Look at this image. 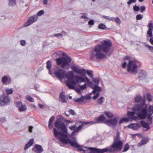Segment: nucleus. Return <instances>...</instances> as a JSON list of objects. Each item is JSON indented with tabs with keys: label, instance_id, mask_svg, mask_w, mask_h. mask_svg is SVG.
<instances>
[{
	"label": "nucleus",
	"instance_id": "4be33fe9",
	"mask_svg": "<svg viewBox=\"0 0 153 153\" xmlns=\"http://www.w3.org/2000/svg\"><path fill=\"white\" fill-rule=\"evenodd\" d=\"M146 76V73L145 71L143 70L141 71L139 74V76L138 78L140 80H143Z\"/></svg>",
	"mask_w": 153,
	"mask_h": 153
},
{
	"label": "nucleus",
	"instance_id": "774afa93",
	"mask_svg": "<svg viewBox=\"0 0 153 153\" xmlns=\"http://www.w3.org/2000/svg\"><path fill=\"white\" fill-rule=\"evenodd\" d=\"M97 97H98L97 96L95 95L93 97V99L94 100H95L97 99Z\"/></svg>",
	"mask_w": 153,
	"mask_h": 153
},
{
	"label": "nucleus",
	"instance_id": "f3484780",
	"mask_svg": "<svg viewBox=\"0 0 153 153\" xmlns=\"http://www.w3.org/2000/svg\"><path fill=\"white\" fill-rule=\"evenodd\" d=\"M83 76L79 75H76L75 76L74 81H72V85H74L76 84L77 83H80L82 82H85L86 80H85V77L84 78Z\"/></svg>",
	"mask_w": 153,
	"mask_h": 153
},
{
	"label": "nucleus",
	"instance_id": "20e7f679",
	"mask_svg": "<svg viewBox=\"0 0 153 153\" xmlns=\"http://www.w3.org/2000/svg\"><path fill=\"white\" fill-rule=\"evenodd\" d=\"M145 118L142 120L146 119V118L147 120V123H146L144 121L142 120L140 122V123L142 126L146 128V130H149L150 128L149 125H152V117L153 114V106L151 105H149L148 111H146Z\"/></svg>",
	"mask_w": 153,
	"mask_h": 153
},
{
	"label": "nucleus",
	"instance_id": "c03bdc74",
	"mask_svg": "<svg viewBox=\"0 0 153 153\" xmlns=\"http://www.w3.org/2000/svg\"><path fill=\"white\" fill-rule=\"evenodd\" d=\"M54 36L55 37L59 38H61L63 37V35L61 33H59L54 34Z\"/></svg>",
	"mask_w": 153,
	"mask_h": 153
},
{
	"label": "nucleus",
	"instance_id": "f704fd0d",
	"mask_svg": "<svg viewBox=\"0 0 153 153\" xmlns=\"http://www.w3.org/2000/svg\"><path fill=\"white\" fill-rule=\"evenodd\" d=\"M129 148V146L128 143H126L124 146V149L122 151L123 152H125L128 150Z\"/></svg>",
	"mask_w": 153,
	"mask_h": 153
},
{
	"label": "nucleus",
	"instance_id": "09e8293b",
	"mask_svg": "<svg viewBox=\"0 0 153 153\" xmlns=\"http://www.w3.org/2000/svg\"><path fill=\"white\" fill-rule=\"evenodd\" d=\"M76 127L75 125H73L71 126H69V128L71 130L75 131L76 130Z\"/></svg>",
	"mask_w": 153,
	"mask_h": 153
},
{
	"label": "nucleus",
	"instance_id": "6ab92c4d",
	"mask_svg": "<svg viewBox=\"0 0 153 153\" xmlns=\"http://www.w3.org/2000/svg\"><path fill=\"white\" fill-rule=\"evenodd\" d=\"M1 82L3 85H7L11 83V79L10 77H8L7 76L5 75L2 78Z\"/></svg>",
	"mask_w": 153,
	"mask_h": 153
},
{
	"label": "nucleus",
	"instance_id": "13d9d810",
	"mask_svg": "<svg viewBox=\"0 0 153 153\" xmlns=\"http://www.w3.org/2000/svg\"><path fill=\"white\" fill-rule=\"evenodd\" d=\"M93 82L94 83H97V84H98L99 82V80L97 79L96 78H93Z\"/></svg>",
	"mask_w": 153,
	"mask_h": 153
},
{
	"label": "nucleus",
	"instance_id": "49530a36",
	"mask_svg": "<svg viewBox=\"0 0 153 153\" xmlns=\"http://www.w3.org/2000/svg\"><path fill=\"white\" fill-rule=\"evenodd\" d=\"M133 10L134 11L137 12L139 10L140 7L138 6L135 5L133 6Z\"/></svg>",
	"mask_w": 153,
	"mask_h": 153
},
{
	"label": "nucleus",
	"instance_id": "412c9836",
	"mask_svg": "<svg viewBox=\"0 0 153 153\" xmlns=\"http://www.w3.org/2000/svg\"><path fill=\"white\" fill-rule=\"evenodd\" d=\"M140 127V125L138 123L131 124L128 126L127 127L130 128H131L134 130H136Z\"/></svg>",
	"mask_w": 153,
	"mask_h": 153
},
{
	"label": "nucleus",
	"instance_id": "c756f323",
	"mask_svg": "<svg viewBox=\"0 0 153 153\" xmlns=\"http://www.w3.org/2000/svg\"><path fill=\"white\" fill-rule=\"evenodd\" d=\"M104 100V98L103 97H101L97 99V102L99 104L101 105L102 104L103 101Z\"/></svg>",
	"mask_w": 153,
	"mask_h": 153
},
{
	"label": "nucleus",
	"instance_id": "4d7b16f0",
	"mask_svg": "<svg viewBox=\"0 0 153 153\" xmlns=\"http://www.w3.org/2000/svg\"><path fill=\"white\" fill-rule=\"evenodd\" d=\"M69 112L71 114L73 115H75V112L74 110L72 109H70L69 110Z\"/></svg>",
	"mask_w": 153,
	"mask_h": 153
},
{
	"label": "nucleus",
	"instance_id": "c9c22d12",
	"mask_svg": "<svg viewBox=\"0 0 153 153\" xmlns=\"http://www.w3.org/2000/svg\"><path fill=\"white\" fill-rule=\"evenodd\" d=\"M87 74L91 78H93V71H91L87 70Z\"/></svg>",
	"mask_w": 153,
	"mask_h": 153
},
{
	"label": "nucleus",
	"instance_id": "ddd939ff",
	"mask_svg": "<svg viewBox=\"0 0 153 153\" xmlns=\"http://www.w3.org/2000/svg\"><path fill=\"white\" fill-rule=\"evenodd\" d=\"M151 22H149L148 25V30L147 31V34L149 35V36L151 37L150 42L152 45H153V37H152V31L153 30V24L152 21H150Z\"/></svg>",
	"mask_w": 153,
	"mask_h": 153
},
{
	"label": "nucleus",
	"instance_id": "603ef678",
	"mask_svg": "<svg viewBox=\"0 0 153 153\" xmlns=\"http://www.w3.org/2000/svg\"><path fill=\"white\" fill-rule=\"evenodd\" d=\"M44 13V11L43 10H40L37 13V15L38 16H41Z\"/></svg>",
	"mask_w": 153,
	"mask_h": 153
},
{
	"label": "nucleus",
	"instance_id": "39448f33",
	"mask_svg": "<svg viewBox=\"0 0 153 153\" xmlns=\"http://www.w3.org/2000/svg\"><path fill=\"white\" fill-rule=\"evenodd\" d=\"M59 55L66 56L65 57H62L56 59V62L57 65H61V67L63 69H65V66L69 65V63L71 61V58L67 56V54L62 51L59 52Z\"/></svg>",
	"mask_w": 153,
	"mask_h": 153
},
{
	"label": "nucleus",
	"instance_id": "dca6fc26",
	"mask_svg": "<svg viewBox=\"0 0 153 153\" xmlns=\"http://www.w3.org/2000/svg\"><path fill=\"white\" fill-rule=\"evenodd\" d=\"M71 68L77 74H81L82 76L84 77H85V70L84 69L82 68L81 69H79L75 65L72 66Z\"/></svg>",
	"mask_w": 153,
	"mask_h": 153
},
{
	"label": "nucleus",
	"instance_id": "4c0bfd02",
	"mask_svg": "<svg viewBox=\"0 0 153 153\" xmlns=\"http://www.w3.org/2000/svg\"><path fill=\"white\" fill-rule=\"evenodd\" d=\"M93 89L97 92H100L101 91V88L97 85H95Z\"/></svg>",
	"mask_w": 153,
	"mask_h": 153
},
{
	"label": "nucleus",
	"instance_id": "4468645a",
	"mask_svg": "<svg viewBox=\"0 0 153 153\" xmlns=\"http://www.w3.org/2000/svg\"><path fill=\"white\" fill-rule=\"evenodd\" d=\"M96 122L91 121L89 122L91 124H94L96 123H104L105 124V121L107 120L106 118L103 114L101 115L99 117H97L95 119Z\"/></svg>",
	"mask_w": 153,
	"mask_h": 153
},
{
	"label": "nucleus",
	"instance_id": "0e129e2a",
	"mask_svg": "<svg viewBox=\"0 0 153 153\" xmlns=\"http://www.w3.org/2000/svg\"><path fill=\"white\" fill-rule=\"evenodd\" d=\"M65 121L66 122H67L68 123H72L73 122V120H65Z\"/></svg>",
	"mask_w": 153,
	"mask_h": 153
},
{
	"label": "nucleus",
	"instance_id": "680f3d73",
	"mask_svg": "<svg viewBox=\"0 0 153 153\" xmlns=\"http://www.w3.org/2000/svg\"><path fill=\"white\" fill-rule=\"evenodd\" d=\"M75 89L77 92L78 93H80L81 92L80 89L79 88H77L75 87V88L74 89Z\"/></svg>",
	"mask_w": 153,
	"mask_h": 153
},
{
	"label": "nucleus",
	"instance_id": "f257e3e1",
	"mask_svg": "<svg viewBox=\"0 0 153 153\" xmlns=\"http://www.w3.org/2000/svg\"><path fill=\"white\" fill-rule=\"evenodd\" d=\"M112 45L110 40H104L101 44L97 45L95 46L94 50L90 52V59L94 61L96 59H101L106 58V54L101 52L107 53L110 51Z\"/></svg>",
	"mask_w": 153,
	"mask_h": 153
},
{
	"label": "nucleus",
	"instance_id": "5fc2aeb1",
	"mask_svg": "<svg viewBox=\"0 0 153 153\" xmlns=\"http://www.w3.org/2000/svg\"><path fill=\"white\" fill-rule=\"evenodd\" d=\"M140 12H143L145 11L146 9L145 7L144 6H142L140 7Z\"/></svg>",
	"mask_w": 153,
	"mask_h": 153
},
{
	"label": "nucleus",
	"instance_id": "052dcab7",
	"mask_svg": "<svg viewBox=\"0 0 153 153\" xmlns=\"http://www.w3.org/2000/svg\"><path fill=\"white\" fill-rule=\"evenodd\" d=\"M127 63L126 62H124L122 65V67L123 68H125L126 66Z\"/></svg>",
	"mask_w": 153,
	"mask_h": 153
},
{
	"label": "nucleus",
	"instance_id": "37998d69",
	"mask_svg": "<svg viewBox=\"0 0 153 153\" xmlns=\"http://www.w3.org/2000/svg\"><path fill=\"white\" fill-rule=\"evenodd\" d=\"M79 86L81 90H83L84 89H85L87 87L86 84V83H85L83 85H79Z\"/></svg>",
	"mask_w": 153,
	"mask_h": 153
},
{
	"label": "nucleus",
	"instance_id": "1a4fd4ad",
	"mask_svg": "<svg viewBox=\"0 0 153 153\" xmlns=\"http://www.w3.org/2000/svg\"><path fill=\"white\" fill-rule=\"evenodd\" d=\"M65 78L66 77L68 80L66 82V85L70 89H74L75 86L72 85V81H74L75 76L73 72L69 71L67 73L65 72Z\"/></svg>",
	"mask_w": 153,
	"mask_h": 153
},
{
	"label": "nucleus",
	"instance_id": "aec40b11",
	"mask_svg": "<svg viewBox=\"0 0 153 153\" xmlns=\"http://www.w3.org/2000/svg\"><path fill=\"white\" fill-rule=\"evenodd\" d=\"M35 148H33L32 150L36 152L37 153H41L43 151V149L41 145L36 144L35 145Z\"/></svg>",
	"mask_w": 153,
	"mask_h": 153
},
{
	"label": "nucleus",
	"instance_id": "3c124183",
	"mask_svg": "<svg viewBox=\"0 0 153 153\" xmlns=\"http://www.w3.org/2000/svg\"><path fill=\"white\" fill-rule=\"evenodd\" d=\"M147 141L143 139L139 143L140 145L146 144L147 143Z\"/></svg>",
	"mask_w": 153,
	"mask_h": 153
},
{
	"label": "nucleus",
	"instance_id": "e433bc0d",
	"mask_svg": "<svg viewBox=\"0 0 153 153\" xmlns=\"http://www.w3.org/2000/svg\"><path fill=\"white\" fill-rule=\"evenodd\" d=\"M98 28L101 29H104L106 28V27L104 24L101 23L98 25Z\"/></svg>",
	"mask_w": 153,
	"mask_h": 153
},
{
	"label": "nucleus",
	"instance_id": "a19ab883",
	"mask_svg": "<svg viewBox=\"0 0 153 153\" xmlns=\"http://www.w3.org/2000/svg\"><path fill=\"white\" fill-rule=\"evenodd\" d=\"M147 99L149 102H151L152 100V97L151 95L149 93H147Z\"/></svg>",
	"mask_w": 153,
	"mask_h": 153
},
{
	"label": "nucleus",
	"instance_id": "7ed1b4c3",
	"mask_svg": "<svg viewBox=\"0 0 153 153\" xmlns=\"http://www.w3.org/2000/svg\"><path fill=\"white\" fill-rule=\"evenodd\" d=\"M132 109L133 111H128L127 113V115L130 117H128L132 119H136L137 117L134 116L136 114L137 117L140 119H143L145 118V114L146 113L145 112V109L142 108L139 105H137L135 106H133Z\"/></svg>",
	"mask_w": 153,
	"mask_h": 153
},
{
	"label": "nucleus",
	"instance_id": "c85d7f7f",
	"mask_svg": "<svg viewBox=\"0 0 153 153\" xmlns=\"http://www.w3.org/2000/svg\"><path fill=\"white\" fill-rule=\"evenodd\" d=\"M87 99L88 98H86L85 97H81L78 98L77 99H74V101L76 102H82V101L84 99Z\"/></svg>",
	"mask_w": 153,
	"mask_h": 153
},
{
	"label": "nucleus",
	"instance_id": "393cba45",
	"mask_svg": "<svg viewBox=\"0 0 153 153\" xmlns=\"http://www.w3.org/2000/svg\"><path fill=\"white\" fill-rule=\"evenodd\" d=\"M33 141L34 140L33 139H30L27 143L25 146L24 149L26 150L31 146L33 144Z\"/></svg>",
	"mask_w": 153,
	"mask_h": 153
},
{
	"label": "nucleus",
	"instance_id": "cd10ccee",
	"mask_svg": "<svg viewBox=\"0 0 153 153\" xmlns=\"http://www.w3.org/2000/svg\"><path fill=\"white\" fill-rule=\"evenodd\" d=\"M19 110L20 111H25L27 110V108L25 105H22L19 108Z\"/></svg>",
	"mask_w": 153,
	"mask_h": 153
},
{
	"label": "nucleus",
	"instance_id": "7c9ffc66",
	"mask_svg": "<svg viewBox=\"0 0 153 153\" xmlns=\"http://www.w3.org/2000/svg\"><path fill=\"white\" fill-rule=\"evenodd\" d=\"M8 5L10 6H13L16 5V0H9Z\"/></svg>",
	"mask_w": 153,
	"mask_h": 153
},
{
	"label": "nucleus",
	"instance_id": "bf43d9fd",
	"mask_svg": "<svg viewBox=\"0 0 153 153\" xmlns=\"http://www.w3.org/2000/svg\"><path fill=\"white\" fill-rule=\"evenodd\" d=\"M0 121L2 123H3L5 122L6 121V120L4 117H2L0 118Z\"/></svg>",
	"mask_w": 153,
	"mask_h": 153
},
{
	"label": "nucleus",
	"instance_id": "9b49d317",
	"mask_svg": "<svg viewBox=\"0 0 153 153\" xmlns=\"http://www.w3.org/2000/svg\"><path fill=\"white\" fill-rule=\"evenodd\" d=\"M65 71L63 69H59L54 72V75L56 77L62 80L65 78Z\"/></svg>",
	"mask_w": 153,
	"mask_h": 153
},
{
	"label": "nucleus",
	"instance_id": "0eeeda50",
	"mask_svg": "<svg viewBox=\"0 0 153 153\" xmlns=\"http://www.w3.org/2000/svg\"><path fill=\"white\" fill-rule=\"evenodd\" d=\"M134 101L137 104H134V106L138 105L145 109V112L148 111V105L146 103V100L145 98H143L140 95H136L134 98Z\"/></svg>",
	"mask_w": 153,
	"mask_h": 153
},
{
	"label": "nucleus",
	"instance_id": "b1692460",
	"mask_svg": "<svg viewBox=\"0 0 153 153\" xmlns=\"http://www.w3.org/2000/svg\"><path fill=\"white\" fill-rule=\"evenodd\" d=\"M59 98L61 100L62 102H67V100L66 99L65 95L63 94V91L60 94Z\"/></svg>",
	"mask_w": 153,
	"mask_h": 153
},
{
	"label": "nucleus",
	"instance_id": "2f4dec72",
	"mask_svg": "<svg viewBox=\"0 0 153 153\" xmlns=\"http://www.w3.org/2000/svg\"><path fill=\"white\" fill-rule=\"evenodd\" d=\"M46 64V68L48 70H49L51 67L52 65L51 62L50 60H48Z\"/></svg>",
	"mask_w": 153,
	"mask_h": 153
},
{
	"label": "nucleus",
	"instance_id": "79ce46f5",
	"mask_svg": "<svg viewBox=\"0 0 153 153\" xmlns=\"http://www.w3.org/2000/svg\"><path fill=\"white\" fill-rule=\"evenodd\" d=\"M85 80L87 82V84L89 86H91L92 85V82L90 81L89 79L88 78L85 77Z\"/></svg>",
	"mask_w": 153,
	"mask_h": 153
},
{
	"label": "nucleus",
	"instance_id": "e2e57ef3",
	"mask_svg": "<svg viewBox=\"0 0 153 153\" xmlns=\"http://www.w3.org/2000/svg\"><path fill=\"white\" fill-rule=\"evenodd\" d=\"M33 127L32 126H30L29 127V131L30 133H32V129Z\"/></svg>",
	"mask_w": 153,
	"mask_h": 153
},
{
	"label": "nucleus",
	"instance_id": "2eb2a0df",
	"mask_svg": "<svg viewBox=\"0 0 153 153\" xmlns=\"http://www.w3.org/2000/svg\"><path fill=\"white\" fill-rule=\"evenodd\" d=\"M90 122H87L82 121H77L76 122V124L77 125L78 124H81V125H79V126L77 127L76 129L74 131L71 133L72 134H74L76 132H77L79 130H81L83 127V125H85L89 124Z\"/></svg>",
	"mask_w": 153,
	"mask_h": 153
},
{
	"label": "nucleus",
	"instance_id": "864d4df0",
	"mask_svg": "<svg viewBox=\"0 0 153 153\" xmlns=\"http://www.w3.org/2000/svg\"><path fill=\"white\" fill-rule=\"evenodd\" d=\"M20 44L22 46H25L26 44L25 41L24 40H22L20 41Z\"/></svg>",
	"mask_w": 153,
	"mask_h": 153
},
{
	"label": "nucleus",
	"instance_id": "58836bf2",
	"mask_svg": "<svg viewBox=\"0 0 153 153\" xmlns=\"http://www.w3.org/2000/svg\"><path fill=\"white\" fill-rule=\"evenodd\" d=\"M26 98L30 102H33L34 101V99L30 96H27Z\"/></svg>",
	"mask_w": 153,
	"mask_h": 153
},
{
	"label": "nucleus",
	"instance_id": "69168bd1",
	"mask_svg": "<svg viewBox=\"0 0 153 153\" xmlns=\"http://www.w3.org/2000/svg\"><path fill=\"white\" fill-rule=\"evenodd\" d=\"M38 106L39 107L41 108H43L44 107L43 105L39 104H38Z\"/></svg>",
	"mask_w": 153,
	"mask_h": 153
},
{
	"label": "nucleus",
	"instance_id": "6e6552de",
	"mask_svg": "<svg viewBox=\"0 0 153 153\" xmlns=\"http://www.w3.org/2000/svg\"><path fill=\"white\" fill-rule=\"evenodd\" d=\"M138 66L135 60H130L129 61L127 66V70L128 72L135 75L138 73Z\"/></svg>",
	"mask_w": 153,
	"mask_h": 153
},
{
	"label": "nucleus",
	"instance_id": "5701e85b",
	"mask_svg": "<svg viewBox=\"0 0 153 153\" xmlns=\"http://www.w3.org/2000/svg\"><path fill=\"white\" fill-rule=\"evenodd\" d=\"M55 117L54 116H52L50 118L48 122V128L51 130L52 128L53 125L52 123L55 119Z\"/></svg>",
	"mask_w": 153,
	"mask_h": 153
},
{
	"label": "nucleus",
	"instance_id": "423d86ee",
	"mask_svg": "<svg viewBox=\"0 0 153 153\" xmlns=\"http://www.w3.org/2000/svg\"><path fill=\"white\" fill-rule=\"evenodd\" d=\"M73 140L69 144L72 147L75 148L77 149L78 152L83 151L84 153H90L91 150L88 148L91 147L87 146H82L79 145L76 142L75 137H73Z\"/></svg>",
	"mask_w": 153,
	"mask_h": 153
},
{
	"label": "nucleus",
	"instance_id": "338daca9",
	"mask_svg": "<svg viewBox=\"0 0 153 153\" xmlns=\"http://www.w3.org/2000/svg\"><path fill=\"white\" fill-rule=\"evenodd\" d=\"M81 17L82 18L84 19H87L88 18V17L86 16H82Z\"/></svg>",
	"mask_w": 153,
	"mask_h": 153
},
{
	"label": "nucleus",
	"instance_id": "ea45409f",
	"mask_svg": "<svg viewBox=\"0 0 153 153\" xmlns=\"http://www.w3.org/2000/svg\"><path fill=\"white\" fill-rule=\"evenodd\" d=\"M15 103L16 106L19 108L22 105V102L20 101L15 102Z\"/></svg>",
	"mask_w": 153,
	"mask_h": 153
},
{
	"label": "nucleus",
	"instance_id": "f03ea898",
	"mask_svg": "<svg viewBox=\"0 0 153 153\" xmlns=\"http://www.w3.org/2000/svg\"><path fill=\"white\" fill-rule=\"evenodd\" d=\"M54 126L60 131H58L55 128H53L54 135L56 137L58 138L61 142L64 144H67L73 140L74 137H71V139L68 138V130L67 126L60 118H58L56 120Z\"/></svg>",
	"mask_w": 153,
	"mask_h": 153
},
{
	"label": "nucleus",
	"instance_id": "bb28decb",
	"mask_svg": "<svg viewBox=\"0 0 153 153\" xmlns=\"http://www.w3.org/2000/svg\"><path fill=\"white\" fill-rule=\"evenodd\" d=\"M129 121V118H122L119 121V124L120 125L123 122H127Z\"/></svg>",
	"mask_w": 153,
	"mask_h": 153
},
{
	"label": "nucleus",
	"instance_id": "9d476101",
	"mask_svg": "<svg viewBox=\"0 0 153 153\" xmlns=\"http://www.w3.org/2000/svg\"><path fill=\"white\" fill-rule=\"evenodd\" d=\"M10 100L8 94H2L0 97V105L2 106L7 105L10 102Z\"/></svg>",
	"mask_w": 153,
	"mask_h": 153
},
{
	"label": "nucleus",
	"instance_id": "f8f14e48",
	"mask_svg": "<svg viewBox=\"0 0 153 153\" xmlns=\"http://www.w3.org/2000/svg\"><path fill=\"white\" fill-rule=\"evenodd\" d=\"M118 117H116L113 119H107L105 121V124L110 126L116 127L117 123Z\"/></svg>",
	"mask_w": 153,
	"mask_h": 153
},
{
	"label": "nucleus",
	"instance_id": "8fccbe9b",
	"mask_svg": "<svg viewBox=\"0 0 153 153\" xmlns=\"http://www.w3.org/2000/svg\"><path fill=\"white\" fill-rule=\"evenodd\" d=\"M143 17L142 15L140 14H138L136 16V19L137 20H140Z\"/></svg>",
	"mask_w": 153,
	"mask_h": 153
},
{
	"label": "nucleus",
	"instance_id": "473e14b6",
	"mask_svg": "<svg viewBox=\"0 0 153 153\" xmlns=\"http://www.w3.org/2000/svg\"><path fill=\"white\" fill-rule=\"evenodd\" d=\"M103 17L105 19L108 20L112 21H114V17H110L109 16H103Z\"/></svg>",
	"mask_w": 153,
	"mask_h": 153
},
{
	"label": "nucleus",
	"instance_id": "de8ad7c7",
	"mask_svg": "<svg viewBox=\"0 0 153 153\" xmlns=\"http://www.w3.org/2000/svg\"><path fill=\"white\" fill-rule=\"evenodd\" d=\"M118 24H120L121 23V21L120 19L118 17H117L115 19L114 18V21Z\"/></svg>",
	"mask_w": 153,
	"mask_h": 153
},
{
	"label": "nucleus",
	"instance_id": "a211bd4d",
	"mask_svg": "<svg viewBox=\"0 0 153 153\" xmlns=\"http://www.w3.org/2000/svg\"><path fill=\"white\" fill-rule=\"evenodd\" d=\"M38 17L37 16L34 15L29 18L28 20L25 23L24 26L25 27H27L35 22L37 20Z\"/></svg>",
	"mask_w": 153,
	"mask_h": 153
},
{
	"label": "nucleus",
	"instance_id": "72a5a7b5",
	"mask_svg": "<svg viewBox=\"0 0 153 153\" xmlns=\"http://www.w3.org/2000/svg\"><path fill=\"white\" fill-rule=\"evenodd\" d=\"M5 91L7 94H8V95L9 94H12L13 92V90L12 88H6L5 89Z\"/></svg>",
	"mask_w": 153,
	"mask_h": 153
},
{
	"label": "nucleus",
	"instance_id": "6e6d98bb",
	"mask_svg": "<svg viewBox=\"0 0 153 153\" xmlns=\"http://www.w3.org/2000/svg\"><path fill=\"white\" fill-rule=\"evenodd\" d=\"M94 21L93 20H89L88 22V25H94Z\"/></svg>",
	"mask_w": 153,
	"mask_h": 153
},
{
	"label": "nucleus",
	"instance_id": "a18cd8bd",
	"mask_svg": "<svg viewBox=\"0 0 153 153\" xmlns=\"http://www.w3.org/2000/svg\"><path fill=\"white\" fill-rule=\"evenodd\" d=\"M131 56H126L125 57L123 58V61L126 60H128L129 61L130 60H131Z\"/></svg>",
	"mask_w": 153,
	"mask_h": 153
},
{
	"label": "nucleus",
	"instance_id": "a878e982",
	"mask_svg": "<svg viewBox=\"0 0 153 153\" xmlns=\"http://www.w3.org/2000/svg\"><path fill=\"white\" fill-rule=\"evenodd\" d=\"M105 115L108 118H112L114 116V114L111 112L108 111H105L104 112Z\"/></svg>",
	"mask_w": 153,
	"mask_h": 153
}]
</instances>
